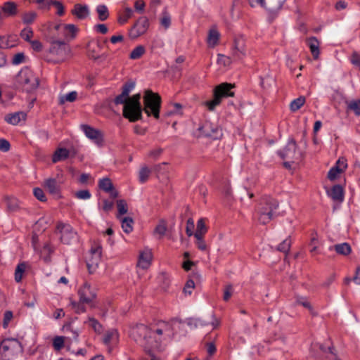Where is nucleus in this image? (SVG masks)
<instances>
[{
	"instance_id": "338daca9",
	"label": "nucleus",
	"mask_w": 360,
	"mask_h": 360,
	"mask_svg": "<svg viewBox=\"0 0 360 360\" xmlns=\"http://www.w3.org/2000/svg\"><path fill=\"white\" fill-rule=\"evenodd\" d=\"M13 318V313L11 311H6L4 314L3 326L4 328H7L9 322Z\"/></svg>"
},
{
	"instance_id": "603ef678",
	"label": "nucleus",
	"mask_w": 360,
	"mask_h": 360,
	"mask_svg": "<svg viewBox=\"0 0 360 360\" xmlns=\"http://www.w3.org/2000/svg\"><path fill=\"white\" fill-rule=\"evenodd\" d=\"M160 24L165 28L167 29L170 26L171 24V17L167 13L164 12L162 13V16L160 18Z\"/></svg>"
},
{
	"instance_id": "1a4fd4ad",
	"label": "nucleus",
	"mask_w": 360,
	"mask_h": 360,
	"mask_svg": "<svg viewBox=\"0 0 360 360\" xmlns=\"http://www.w3.org/2000/svg\"><path fill=\"white\" fill-rule=\"evenodd\" d=\"M278 155L285 160V167H290L292 163L298 162L302 157L301 152L297 150V146L293 139H290L287 145L278 151Z\"/></svg>"
},
{
	"instance_id": "9b49d317",
	"label": "nucleus",
	"mask_w": 360,
	"mask_h": 360,
	"mask_svg": "<svg viewBox=\"0 0 360 360\" xmlns=\"http://www.w3.org/2000/svg\"><path fill=\"white\" fill-rule=\"evenodd\" d=\"M200 135L214 139H219L221 136V129L215 124L209 121L205 122L199 128Z\"/></svg>"
},
{
	"instance_id": "4c0bfd02",
	"label": "nucleus",
	"mask_w": 360,
	"mask_h": 360,
	"mask_svg": "<svg viewBox=\"0 0 360 360\" xmlns=\"http://www.w3.org/2000/svg\"><path fill=\"white\" fill-rule=\"evenodd\" d=\"M85 323L91 327L96 333H100L102 331V326L100 323L93 317H89Z\"/></svg>"
},
{
	"instance_id": "8fccbe9b",
	"label": "nucleus",
	"mask_w": 360,
	"mask_h": 360,
	"mask_svg": "<svg viewBox=\"0 0 360 360\" xmlns=\"http://www.w3.org/2000/svg\"><path fill=\"white\" fill-rule=\"evenodd\" d=\"M117 207L119 214H124L127 212V204L124 200H119L117 202Z\"/></svg>"
},
{
	"instance_id": "49530a36",
	"label": "nucleus",
	"mask_w": 360,
	"mask_h": 360,
	"mask_svg": "<svg viewBox=\"0 0 360 360\" xmlns=\"http://www.w3.org/2000/svg\"><path fill=\"white\" fill-rule=\"evenodd\" d=\"M132 14L133 11L131 8H125L122 15L119 18V22L121 24L125 23L132 16Z\"/></svg>"
},
{
	"instance_id": "c756f323",
	"label": "nucleus",
	"mask_w": 360,
	"mask_h": 360,
	"mask_svg": "<svg viewBox=\"0 0 360 360\" xmlns=\"http://www.w3.org/2000/svg\"><path fill=\"white\" fill-rule=\"evenodd\" d=\"M2 10L8 16L15 15L17 13V6L14 2L8 1L4 4Z\"/></svg>"
},
{
	"instance_id": "20e7f679",
	"label": "nucleus",
	"mask_w": 360,
	"mask_h": 360,
	"mask_svg": "<svg viewBox=\"0 0 360 360\" xmlns=\"http://www.w3.org/2000/svg\"><path fill=\"white\" fill-rule=\"evenodd\" d=\"M278 207V202L271 197H264L261 200L257 209L258 220L262 224H268L274 217Z\"/></svg>"
},
{
	"instance_id": "37998d69",
	"label": "nucleus",
	"mask_w": 360,
	"mask_h": 360,
	"mask_svg": "<svg viewBox=\"0 0 360 360\" xmlns=\"http://www.w3.org/2000/svg\"><path fill=\"white\" fill-rule=\"evenodd\" d=\"M16 36L9 37L6 41L0 39V47L3 49L11 48L15 46Z\"/></svg>"
},
{
	"instance_id": "aec40b11",
	"label": "nucleus",
	"mask_w": 360,
	"mask_h": 360,
	"mask_svg": "<svg viewBox=\"0 0 360 360\" xmlns=\"http://www.w3.org/2000/svg\"><path fill=\"white\" fill-rule=\"evenodd\" d=\"M72 15H75L78 19L83 20L86 18L89 14V8L87 5L77 4L74 6L72 11Z\"/></svg>"
},
{
	"instance_id": "5701e85b",
	"label": "nucleus",
	"mask_w": 360,
	"mask_h": 360,
	"mask_svg": "<svg viewBox=\"0 0 360 360\" xmlns=\"http://www.w3.org/2000/svg\"><path fill=\"white\" fill-rule=\"evenodd\" d=\"M26 115L22 112H17L11 114H8L5 116V121L11 124L16 125L21 120H25Z\"/></svg>"
},
{
	"instance_id": "bb28decb",
	"label": "nucleus",
	"mask_w": 360,
	"mask_h": 360,
	"mask_svg": "<svg viewBox=\"0 0 360 360\" xmlns=\"http://www.w3.org/2000/svg\"><path fill=\"white\" fill-rule=\"evenodd\" d=\"M4 200L8 210L11 212H16L20 207V202L14 196H6Z\"/></svg>"
},
{
	"instance_id": "393cba45",
	"label": "nucleus",
	"mask_w": 360,
	"mask_h": 360,
	"mask_svg": "<svg viewBox=\"0 0 360 360\" xmlns=\"http://www.w3.org/2000/svg\"><path fill=\"white\" fill-rule=\"evenodd\" d=\"M329 196L335 201L342 202L344 199L343 188L340 185L333 186L330 191L328 192Z\"/></svg>"
},
{
	"instance_id": "bf43d9fd",
	"label": "nucleus",
	"mask_w": 360,
	"mask_h": 360,
	"mask_svg": "<svg viewBox=\"0 0 360 360\" xmlns=\"http://www.w3.org/2000/svg\"><path fill=\"white\" fill-rule=\"evenodd\" d=\"M36 18V13L34 12H30L25 13L22 16V20L26 24L32 23Z\"/></svg>"
},
{
	"instance_id": "f03ea898",
	"label": "nucleus",
	"mask_w": 360,
	"mask_h": 360,
	"mask_svg": "<svg viewBox=\"0 0 360 360\" xmlns=\"http://www.w3.org/2000/svg\"><path fill=\"white\" fill-rule=\"evenodd\" d=\"M39 84L38 77L27 68H22L14 79L15 88L28 93L36 90Z\"/></svg>"
},
{
	"instance_id": "e2e57ef3",
	"label": "nucleus",
	"mask_w": 360,
	"mask_h": 360,
	"mask_svg": "<svg viewBox=\"0 0 360 360\" xmlns=\"http://www.w3.org/2000/svg\"><path fill=\"white\" fill-rule=\"evenodd\" d=\"M217 62L219 63L223 64L224 65H229L231 63V59L230 57L226 56L224 55L218 54Z\"/></svg>"
},
{
	"instance_id": "473e14b6",
	"label": "nucleus",
	"mask_w": 360,
	"mask_h": 360,
	"mask_svg": "<svg viewBox=\"0 0 360 360\" xmlns=\"http://www.w3.org/2000/svg\"><path fill=\"white\" fill-rule=\"evenodd\" d=\"M347 110L353 112L356 115H360V99L347 101Z\"/></svg>"
},
{
	"instance_id": "0eeeda50",
	"label": "nucleus",
	"mask_w": 360,
	"mask_h": 360,
	"mask_svg": "<svg viewBox=\"0 0 360 360\" xmlns=\"http://www.w3.org/2000/svg\"><path fill=\"white\" fill-rule=\"evenodd\" d=\"M22 352V345L17 339L7 338L0 345V359L2 360H11Z\"/></svg>"
},
{
	"instance_id": "c85d7f7f",
	"label": "nucleus",
	"mask_w": 360,
	"mask_h": 360,
	"mask_svg": "<svg viewBox=\"0 0 360 360\" xmlns=\"http://www.w3.org/2000/svg\"><path fill=\"white\" fill-rule=\"evenodd\" d=\"M69 153V150L66 148H58V150H56L53 155V162L56 163L57 162L65 160L66 158H68Z\"/></svg>"
},
{
	"instance_id": "f3484780",
	"label": "nucleus",
	"mask_w": 360,
	"mask_h": 360,
	"mask_svg": "<svg viewBox=\"0 0 360 360\" xmlns=\"http://www.w3.org/2000/svg\"><path fill=\"white\" fill-rule=\"evenodd\" d=\"M153 254L151 250L145 248L140 251L137 266L142 269H147L151 264Z\"/></svg>"
},
{
	"instance_id": "5fc2aeb1",
	"label": "nucleus",
	"mask_w": 360,
	"mask_h": 360,
	"mask_svg": "<svg viewBox=\"0 0 360 360\" xmlns=\"http://www.w3.org/2000/svg\"><path fill=\"white\" fill-rule=\"evenodd\" d=\"M135 83L134 82H128L122 86V92L129 96L130 92L134 89Z\"/></svg>"
},
{
	"instance_id": "cd10ccee",
	"label": "nucleus",
	"mask_w": 360,
	"mask_h": 360,
	"mask_svg": "<svg viewBox=\"0 0 360 360\" xmlns=\"http://www.w3.org/2000/svg\"><path fill=\"white\" fill-rule=\"evenodd\" d=\"M307 44L310 49V51L314 59H317L319 55V42L315 37H311L307 39Z\"/></svg>"
},
{
	"instance_id": "58836bf2",
	"label": "nucleus",
	"mask_w": 360,
	"mask_h": 360,
	"mask_svg": "<svg viewBox=\"0 0 360 360\" xmlns=\"http://www.w3.org/2000/svg\"><path fill=\"white\" fill-rule=\"evenodd\" d=\"M146 52L144 46L140 45L135 47L131 52L129 58L132 60L140 58Z\"/></svg>"
},
{
	"instance_id": "7c9ffc66",
	"label": "nucleus",
	"mask_w": 360,
	"mask_h": 360,
	"mask_svg": "<svg viewBox=\"0 0 360 360\" xmlns=\"http://www.w3.org/2000/svg\"><path fill=\"white\" fill-rule=\"evenodd\" d=\"M98 13V19L101 21L106 20L109 17V11L108 7L104 4H99L96 8Z\"/></svg>"
},
{
	"instance_id": "de8ad7c7",
	"label": "nucleus",
	"mask_w": 360,
	"mask_h": 360,
	"mask_svg": "<svg viewBox=\"0 0 360 360\" xmlns=\"http://www.w3.org/2000/svg\"><path fill=\"white\" fill-rule=\"evenodd\" d=\"M130 99L131 97L122 92L115 98L114 102L116 105L122 104L124 105Z\"/></svg>"
},
{
	"instance_id": "e433bc0d",
	"label": "nucleus",
	"mask_w": 360,
	"mask_h": 360,
	"mask_svg": "<svg viewBox=\"0 0 360 360\" xmlns=\"http://www.w3.org/2000/svg\"><path fill=\"white\" fill-rule=\"evenodd\" d=\"M122 228L123 231L129 233L133 230L134 221L131 217H124L121 219Z\"/></svg>"
},
{
	"instance_id": "a19ab883",
	"label": "nucleus",
	"mask_w": 360,
	"mask_h": 360,
	"mask_svg": "<svg viewBox=\"0 0 360 360\" xmlns=\"http://www.w3.org/2000/svg\"><path fill=\"white\" fill-rule=\"evenodd\" d=\"M150 174V169L147 166H143L139 171V179L142 184L145 183Z\"/></svg>"
},
{
	"instance_id": "774afa93",
	"label": "nucleus",
	"mask_w": 360,
	"mask_h": 360,
	"mask_svg": "<svg viewBox=\"0 0 360 360\" xmlns=\"http://www.w3.org/2000/svg\"><path fill=\"white\" fill-rule=\"evenodd\" d=\"M297 303L302 305L304 307L308 309L309 311L312 310L311 306L308 300L304 297H300L297 300Z\"/></svg>"
},
{
	"instance_id": "b1692460",
	"label": "nucleus",
	"mask_w": 360,
	"mask_h": 360,
	"mask_svg": "<svg viewBox=\"0 0 360 360\" xmlns=\"http://www.w3.org/2000/svg\"><path fill=\"white\" fill-rule=\"evenodd\" d=\"M220 34L215 27L211 28L209 31L207 42L210 47H214L218 44Z\"/></svg>"
},
{
	"instance_id": "ea45409f",
	"label": "nucleus",
	"mask_w": 360,
	"mask_h": 360,
	"mask_svg": "<svg viewBox=\"0 0 360 360\" xmlns=\"http://www.w3.org/2000/svg\"><path fill=\"white\" fill-rule=\"evenodd\" d=\"M304 103L305 98L304 96H300L290 103V110L293 112H295L298 110L304 104Z\"/></svg>"
},
{
	"instance_id": "9d476101",
	"label": "nucleus",
	"mask_w": 360,
	"mask_h": 360,
	"mask_svg": "<svg viewBox=\"0 0 360 360\" xmlns=\"http://www.w3.org/2000/svg\"><path fill=\"white\" fill-rule=\"evenodd\" d=\"M57 229L60 233V240L65 244H70L77 240V233L68 224L59 223Z\"/></svg>"
},
{
	"instance_id": "7ed1b4c3",
	"label": "nucleus",
	"mask_w": 360,
	"mask_h": 360,
	"mask_svg": "<svg viewBox=\"0 0 360 360\" xmlns=\"http://www.w3.org/2000/svg\"><path fill=\"white\" fill-rule=\"evenodd\" d=\"M70 47L64 41L53 39L46 54L49 62L58 63L64 61L70 54Z\"/></svg>"
},
{
	"instance_id": "412c9836",
	"label": "nucleus",
	"mask_w": 360,
	"mask_h": 360,
	"mask_svg": "<svg viewBox=\"0 0 360 360\" xmlns=\"http://www.w3.org/2000/svg\"><path fill=\"white\" fill-rule=\"evenodd\" d=\"M101 44L98 41H90L87 44V51L89 57L96 59L98 58L101 51Z\"/></svg>"
},
{
	"instance_id": "a878e982",
	"label": "nucleus",
	"mask_w": 360,
	"mask_h": 360,
	"mask_svg": "<svg viewBox=\"0 0 360 360\" xmlns=\"http://www.w3.org/2000/svg\"><path fill=\"white\" fill-rule=\"evenodd\" d=\"M118 341V333L115 329H111L105 332L103 336V342L106 345L115 344Z\"/></svg>"
},
{
	"instance_id": "4d7b16f0",
	"label": "nucleus",
	"mask_w": 360,
	"mask_h": 360,
	"mask_svg": "<svg viewBox=\"0 0 360 360\" xmlns=\"http://www.w3.org/2000/svg\"><path fill=\"white\" fill-rule=\"evenodd\" d=\"M342 172L338 169V167H336L335 166H334L333 167H332L329 172H328V177L330 180H334L335 179L338 175L342 173Z\"/></svg>"
},
{
	"instance_id": "052dcab7",
	"label": "nucleus",
	"mask_w": 360,
	"mask_h": 360,
	"mask_svg": "<svg viewBox=\"0 0 360 360\" xmlns=\"http://www.w3.org/2000/svg\"><path fill=\"white\" fill-rule=\"evenodd\" d=\"M163 150L161 148H157L153 150H151L148 154V156L153 159H158L160 155L162 154Z\"/></svg>"
},
{
	"instance_id": "ddd939ff",
	"label": "nucleus",
	"mask_w": 360,
	"mask_h": 360,
	"mask_svg": "<svg viewBox=\"0 0 360 360\" xmlns=\"http://www.w3.org/2000/svg\"><path fill=\"white\" fill-rule=\"evenodd\" d=\"M149 27L148 19L145 17H141L136 21L134 27L129 31V36L132 39H136L146 32Z\"/></svg>"
},
{
	"instance_id": "3c124183",
	"label": "nucleus",
	"mask_w": 360,
	"mask_h": 360,
	"mask_svg": "<svg viewBox=\"0 0 360 360\" xmlns=\"http://www.w3.org/2000/svg\"><path fill=\"white\" fill-rule=\"evenodd\" d=\"M75 196L79 200H88L91 197V194L88 190H80L75 193Z\"/></svg>"
},
{
	"instance_id": "4be33fe9",
	"label": "nucleus",
	"mask_w": 360,
	"mask_h": 360,
	"mask_svg": "<svg viewBox=\"0 0 360 360\" xmlns=\"http://www.w3.org/2000/svg\"><path fill=\"white\" fill-rule=\"evenodd\" d=\"M82 129L89 139L94 140L96 143L101 141L102 136L98 130L88 125H82Z\"/></svg>"
},
{
	"instance_id": "6e6d98bb",
	"label": "nucleus",
	"mask_w": 360,
	"mask_h": 360,
	"mask_svg": "<svg viewBox=\"0 0 360 360\" xmlns=\"http://www.w3.org/2000/svg\"><path fill=\"white\" fill-rule=\"evenodd\" d=\"M34 195L37 199L41 202H44L46 200V198L43 190L40 188H35L33 191Z\"/></svg>"
},
{
	"instance_id": "dca6fc26",
	"label": "nucleus",
	"mask_w": 360,
	"mask_h": 360,
	"mask_svg": "<svg viewBox=\"0 0 360 360\" xmlns=\"http://www.w3.org/2000/svg\"><path fill=\"white\" fill-rule=\"evenodd\" d=\"M62 181L56 178H48L44 180L43 186L50 194L58 196L60 192Z\"/></svg>"
},
{
	"instance_id": "79ce46f5",
	"label": "nucleus",
	"mask_w": 360,
	"mask_h": 360,
	"mask_svg": "<svg viewBox=\"0 0 360 360\" xmlns=\"http://www.w3.org/2000/svg\"><path fill=\"white\" fill-rule=\"evenodd\" d=\"M98 185H99L100 188L103 190L105 192H110L113 187V185H112L110 179L108 178H105V179H101L99 181Z\"/></svg>"
},
{
	"instance_id": "f704fd0d",
	"label": "nucleus",
	"mask_w": 360,
	"mask_h": 360,
	"mask_svg": "<svg viewBox=\"0 0 360 360\" xmlns=\"http://www.w3.org/2000/svg\"><path fill=\"white\" fill-rule=\"evenodd\" d=\"M167 224L164 221H161L156 226L154 230V235L158 238H162L166 233Z\"/></svg>"
},
{
	"instance_id": "69168bd1",
	"label": "nucleus",
	"mask_w": 360,
	"mask_h": 360,
	"mask_svg": "<svg viewBox=\"0 0 360 360\" xmlns=\"http://www.w3.org/2000/svg\"><path fill=\"white\" fill-rule=\"evenodd\" d=\"M30 44L34 51L39 52L42 50V44L39 40L30 41Z\"/></svg>"
},
{
	"instance_id": "f8f14e48",
	"label": "nucleus",
	"mask_w": 360,
	"mask_h": 360,
	"mask_svg": "<svg viewBox=\"0 0 360 360\" xmlns=\"http://www.w3.org/2000/svg\"><path fill=\"white\" fill-rule=\"evenodd\" d=\"M101 254L102 248L100 245H95L91 248L87 257V266L91 273L98 267L101 259Z\"/></svg>"
},
{
	"instance_id": "39448f33",
	"label": "nucleus",
	"mask_w": 360,
	"mask_h": 360,
	"mask_svg": "<svg viewBox=\"0 0 360 360\" xmlns=\"http://www.w3.org/2000/svg\"><path fill=\"white\" fill-rule=\"evenodd\" d=\"M161 101V97L158 94L146 90L143 95V108L142 110L148 116H153L155 119H158Z\"/></svg>"
},
{
	"instance_id": "f257e3e1",
	"label": "nucleus",
	"mask_w": 360,
	"mask_h": 360,
	"mask_svg": "<svg viewBox=\"0 0 360 360\" xmlns=\"http://www.w3.org/2000/svg\"><path fill=\"white\" fill-rule=\"evenodd\" d=\"M130 335L143 347L148 356L145 360H160L155 352L162 350L163 346L172 338L174 332L171 324L159 321L150 326L138 324L131 329Z\"/></svg>"
},
{
	"instance_id": "c03bdc74",
	"label": "nucleus",
	"mask_w": 360,
	"mask_h": 360,
	"mask_svg": "<svg viewBox=\"0 0 360 360\" xmlns=\"http://www.w3.org/2000/svg\"><path fill=\"white\" fill-rule=\"evenodd\" d=\"M65 340L63 336H56L53 339V347L56 351H60L64 347Z\"/></svg>"
},
{
	"instance_id": "4468645a",
	"label": "nucleus",
	"mask_w": 360,
	"mask_h": 360,
	"mask_svg": "<svg viewBox=\"0 0 360 360\" xmlns=\"http://www.w3.org/2000/svg\"><path fill=\"white\" fill-rule=\"evenodd\" d=\"M247 55L245 41L243 38L236 39L233 43L231 57L233 60H241Z\"/></svg>"
},
{
	"instance_id": "72a5a7b5",
	"label": "nucleus",
	"mask_w": 360,
	"mask_h": 360,
	"mask_svg": "<svg viewBox=\"0 0 360 360\" xmlns=\"http://www.w3.org/2000/svg\"><path fill=\"white\" fill-rule=\"evenodd\" d=\"M333 248L338 254L342 255H348L352 250L350 245L347 243L337 244Z\"/></svg>"
},
{
	"instance_id": "2f4dec72",
	"label": "nucleus",
	"mask_w": 360,
	"mask_h": 360,
	"mask_svg": "<svg viewBox=\"0 0 360 360\" xmlns=\"http://www.w3.org/2000/svg\"><path fill=\"white\" fill-rule=\"evenodd\" d=\"M27 268V264L25 262L19 264L15 270V281L19 283L22 281L23 274Z\"/></svg>"
},
{
	"instance_id": "13d9d810",
	"label": "nucleus",
	"mask_w": 360,
	"mask_h": 360,
	"mask_svg": "<svg viewBox=\"0 0 360 360\" xmlns=\"http://www.w3.org/2000/svg\"><path fill=\"white\" fill-rule=\"evenodd\" d=\"M25 61V54L23 53H18L13 56L12 63L13 65H19Z\"/></svg>"
},
{
	"instance_id": "423d86ee",
	"label": "nucleus",
	"mask_w": 360,
	"mask_h": 360,
	"mask_svg": "<svg viewBox=\"0 0 360 360\" xmlns=\"http://www.w3.org/2000/svg\"><path fill=\"white\" fill-rule=\"evenodd\" d=\"M141 94H136L123 107L122 115L130 122H134L142 117V108L140 103Z\"/></svg>"
},
{
	"instance_id": "a211bd4d",
	"label": "nucleus",
	"mask_w": 360,
	"mask_h": 360,
	"mask_svg": "<svg viewBox=\"0 0 360 360\" xmlns=\"http://www.w3.org/2000/svg\"><path fill=\"white\" fill-rule=\"evenodd\" d=\"M264 9L269 15H276L283 8L286 0H264Z\"/></svg>"
},
{
	"instance_id": "6e6552de",
	"label": "nucleus",
	"mask_w": 360,
	"mask_h": 360,
	"mask_svg": "<svg viewBox=\"0 0 360 360\" xmlns=\"http://www.w3.org/2000/svg\"><path fill=\"white\" fill-rule=\"evenodd\" d=\"M233 87V85L229 83H222L217 86L214 90V98L212 101H206L205 105L210 110H213L216 106L221 103L223 98L234 96V93L231 91Z\"/></svg>"
},
{
	"instance_id": "0e129e2a",
	"label": "nucleus",
	"mask_w": 360,
	"mask_h": 360,
	"mask_svg": "<svg viewBox=\"0 0 360 360\" xmlns=\"http://www.w3.org/2000/svg\"><path fill=\"white\" fill-rule=\"evenodd\" d=\"M335 167L343 172L347 167V160L345 158H340L336 162Z\"/></svg>"
},
{
	"instance_id": "2eb2a0df",
	"label": "nucleus",
	"mask_w": 360,
	"mask_h": 360,
	"mask_svg": "<svg viewBox=\"0 0 360 360\" xmlns=\"http://www.w3.org/2000/svg\"><path fill=\"white\" fill-rule=\"evenodd\" d=\"M79 301L82 303L89 304L96 297L95 291L91 288L90 285L84 283L78 290Z\"/></svg>"
},
{
	"instance_id": "09e8293b",
	"label": "nucleus",
	"mask_w": 360,
	"mask_h": 360,
	"mask_svg": "<svg viewBox=\"0 0 360 360\" xmlns=\"http://www.w3.org/2000/svg\"><path fill=\"white\" fill-rule=\"evenodd\" d=\"M20 37L25 41L30 42L33 37V31L30 27H26L20 32Z\"/></svg>"
},
{
	"instance_id": "a18cd8bd",
	"label": "nucleus",
	"mask_w": 360,
	"mask_h": 360,
	"mask_svg": "<svg viewBox=\"0 0 360 360\" xmlns=\"http://www.w3.org/2000/svg\"><path fill=\"white\" fill-rule=\"evenodd\" d=\"M291 246V240L290 238L285 239L281 243H280L277 248V250L283 253H288Z\"/></svg>"
},
{
	"instance_id": "6ab92c4d",
	"label": "nucleus",
	"mask_w": 360,
	"mask_h": 360,
	"mask_svg": "<svg viewBox=\"0 0 360 360\" xmlns=\"http://www.w3.org/2000/svg\"><path fill=\"white\" fill-rule=\"evenodd\" d=\"M54 29L56 30H62L65 38H73L77 31V28L73 24L56 25Z\"/></svg>"
},
{
	"instance_id": "680f3d73",
	"label": "nucleus",
	"mask_w": 360,
	"mask_h": 360,
	"mask_svg": "<svg viewBox=\"0 0 360 360\" xmlns=\"http://www.w3.org/2000/svg\"><path fill=\"white\" fill-rule=\"evenodd\" d=\"M195 287V283L193 281L189 280L186 282L185 287L184 288V292L185 294L191 295L192 292V290Z\"/></svg>"
},
{
	"instance_id": "c9c22d12",
	"label": "nucleus",
	"mask_w": 360,
	"mask_h": 360,
	"mask_svg": "<svg viewBox=\"0 0 360 360\" xmlns=\"http://www.w3.org/2000/svg\"><path fill=\"white\" fill-rule=\"evenodd\" d=\"M77 93L75 91L69 92L67 94L61 95L59 97L60 104H64L65 102H73L77 99Z\"/></svg>"
},
{
	"instance_id": "864d4df0",
	"label": "nucleus",
	"mask_w": 360,
	"mask_h": 360,
	"mask_svg": "<svg viewBox=\"0 0 360 360\" xmlns=\"http://www.w3.org/2000/svg\"><path fill=\"white\" fill-rule=\"evenodd\" d=\"M84 303H82L79 301V302H71V306L75 311L77 314L83 313L85 311L86 309L84 306Z\"/></svg>"
}]
</instances>
